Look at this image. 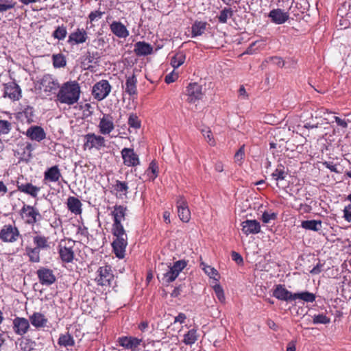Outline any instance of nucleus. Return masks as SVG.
Listing matches in <instances>:
<instances>
[{"label": "nucleus", "mask_w": 351, "mask_h": 351, "mask_svg": "<svg viewBox=\"0 0 351 351\" xmlns=\"http://www.w3.org/2000/svg\"><path fill=\"white\" fill-rule=\"evenodd\" d=\"M127 207L123 205H115L111 215L113 219L112 225V234L115 239L112 243L113 252L119 258H123L125 253V248L128 245V235L122 221L125 220Z\"/></svg>", "instance_id": "obj_1"}, {"label": "nucleus", "mask_w": 351, "mask_h": 351, "mask_svg": "<svg viewBox=\"0 0 351 351\" xmlns=\"http://www.w3.org/2000/svg\"><path fill=\"white\" fill-rule=\"evenodd\" d=\"M57 93V99L61 104L73 105L77 103L80 96V87L76 81L64 83Z\"/></svg>", "instance_id": "obj_2"}, {"label": "nucleus", "mask_w": 351, "mask_h": 351, "mask_svg": "<svg viewBox=\"0 0 351 351\" xmlns=\"http://www.w3.org/2000/svg\"><path fill=\"white\" fill-rule=\"evenodd\" d=\"M19 215L25 224L32 226H34L42 219V215L38 208L26 204H24L19 210Z\"/></svg>", "instance_id": "obj_3"}, {"label": "nucleus", "mask_w": 351, "mask_h": 351, "mask_svg": "<svg viewBox=\"0 0 351 351\" xmlns=\"http://www.w3.org/2000/svg\"><path fill=\"white\" fill-rule=\"evenodd\" d=\"M38 88L47 95L55 93L60 88L58 80L51 74H45L37 81Z\"/></svg>", "instance_id": "obj_4"}, {"label": "nucleus", "mask_w": 351, "mask_h": 351, "mask_svg": "<svg viewBox=\"0 0 351 351\" xmlns=\"http://www.w3.org/2000/svg\"><path fill=\"white\" fill-rule=\"evenodd\" d=\"M75 241L71 239L62 241L58 245V254L61 261L66 263H71L75 257Z\"/></svg>", "instance_id": "obj_5"}, {"label": "nucleus", "mask_w": 351, "mask_h": 351, "mask_svg": "<svg viewBox=\"0 0 351 351\" xmlns=\"http://www.w3.org/2000/svg\"><path fill=\"white\" fill-rule=\"evenodd\" d=\"M95 282L99 286L110 287L114 280V274L112 267L109 265L100 266L96 271Z\"/></svg>", "instance_id": "obj_6"}, {"label": "nucleus", "mask_w": 351, "mask_h": 351, "mask_svg": "<svg viewBox=\"0 0 351 351\" xmlns=\"http://www.w3.org/2000/svg\"><path fill=\"white\" fill-rule=\"evenodd\" d=\"M160 271L158 274L162 285L168 287L169 284L176 280V262L167 264H161Z\"/></svg>", "instance_id": "obj_7"}, {"label": "nucleus", "mask_w": 351, "mask_h": 351, "mask_svg": "<svg viewBox=\"0 0 351 351\" xmlns=\"http://www.w3.org/2000/svg\"><path fill=\"white\" fill-rule=\"evenodd\" d=\"M105 138L101 135H96L95 133H88L84 136V150H91L95 149L99 150L106 146Z\"/></svg>", "instance_id": "obj_8"}, {"label": "nucleus", "mask_w": 351, "mask_h": 351, "mask_svg": "<svg viewBox=\"0 0 351 351\" xmlns=\"http://www.w3.org/2000/svg\"><path fill=\"white\" fill-rule=\"evenodd\" d=\"M20 237L19 230L14 225L5 224L0 230V240L4 243H14Z\"/></svg>", "instance_id": "obj_9"}, {"label": "nucleus", "mask_w": 351, "mask_h": 351, "mask_svg": "<svg viewBox=\"0 0 351 351\" xmlns=\"http://www.w3.org/2000/svg\"><path fill=\"white\" fill-rule=\"evenodd\" d=\"M112 86L106 80H101L95 83L92 88V95L97 101L106 98L111 92Z\"/></svg>", "instance_id": "obj_10"}, {"label": "nucleus", "mask_w": 351, "mask_h": 351, "mask_svg": "<svg viewBox=\"0 0 351 351\" xmlns=\"http://www.w3.org/2000/svg\"><path fill=\"white\" fill-rule=\"evenodd\" d=\"M36 275L39 282L42 285L50 286L56 280V278L53 270L48 267H40L36 271Z\"/></svg>", "instance_id": "obj_11"}, {"label": "nucleus", "mask_w": 351, "mask_h": 351, "mask_svg": "<svg viewBox=\"0 0 351 351\" xmlns=\"http://www.w3.org/2000/svg\"><path fill=\"white\" fill-rule=\"evenodd\" d=\"M88 38V33L84 28L77 27L69 35L67 43L71 46L83 44Z\"/></svg>", "instance_id": "obj_12"}, {"label": "nucleus", "mask_w": 351, "mask_h": 351, "mask_svg": "<svg viewBox=\"0 0 351 351\" xmlns=\"http://www.w3.org/2000/svg\"><path fill=\"white\" fill-rule=\"evenodd\" d=\"M124 165L136 167L140 165L139 157L132 148H123L121 152Z\"/></svg>", "instance_id": "obj_13"}, {"label": "nucleus", "mask_w": 351, "mask_h": 351, "mask_svg": "<svg viewBox=\"0 0 351 351\" xmlns=\"http://www.w3.org/2000/svg\"><path fill=\"white\" fill-rule=\"evenodd\" d=\"M29 319L21 317H16L13 319L12 329L16 335L23 337L29 331Z\"/></svg>", "instance_id": "obj_14"}, {"label": "nucleus", "mask_w": 351, "mask_h": 351, "mask_svg": "<svg viewBox=\"0 0 351 351\" xmlns=\"http://www.w3.org/2000/svg\"><path fill=\"white\" fill-rule=\"evenodd\" d=\"M3 97H8L12 101H18L21 97V89L14 82L4 84Z\"/></svg>", "instance_id": "obj_15"}, {"label": "nucleus", "mask_w": 351, "mask_h": 351, "mask_svg": "<svg viewBox=\"0 0 351 351\" xmlns=\"http://www.w3.org/2000/svg\"><path fill=\"white\" fill-rule=\"evenodd\" d=\"M137 84V77L134 73L132 75H125V83L123 88L124 92L133 99L138 95Z\"/></svg>", "instance_id": "obj_16"}, {"label": "nucleus", "mask_w": 351, "mask_h": 351, "mask_svg": "<svg viewBox=\"0 0 351 351\" xmlns=\"http://www.w3.org/2000/svg\"><path fill=\"white\" fill-rule=\"evenodd\" d=\"M98 128L101 134H109L114 129L113 117L110 114H104L99 119Z\"/></svg>", "instance_id": "obj_17"}, {"label": "nucleus", "mask_w": 351, "mask_h": 351, "mask_svg": "<svg viewBox=\"0 0 351 351\" xmlns=\"http://www.w3.org/2000/svg\"><path fill=\"white\" fill-rule=\"evenodd\" d=\"M186 100L190 103H195L202 98L203 93L202 86L197 83H191L186 90Z\"/></svg>", "instance_id": "obj_18"}, {"label": "nucleus", "mask_w": 351, "mask_h": 351, "mask_svg": "<svg viewBox=\"0 0 351 351\" xmlns=\"http://www.w3.org/2000/svg\"><path fill=\"white\" fill-rule=\"evenodd\" d=\"M177 214L184 223H188L191 219V211L188 203L182 197L177 199Z\"/></svg>", "instance_id": "obj_19"}, {"label": "nucleus", "mask_w": 351, "mask_h": 351, "mask_svg": "<svg viewBox=\"0 0 351 351\" xmlns=\"http://www.w3.org/2000/svg\"><path fill=\"white\" fill-rule=\"evenodd\" d=\"M34 149V146L31 143L25 142L18 145L16 153L21 160L27 162L32 158V152Z\"/></svg>", "instance_id": "obj_20"}, {"label": "nucleus", "mask_w": 351, "mask_h": 351, "mask_svg": "<svg viewBox=\"0 0 351 351\" xmlns=\"http://www.w3.org/2000/svg\"><path fill=\"white\" fill-rule=\"evenodd\" d=\"M117 342L119 346L134 351L141 344L142 339L132 336H123L118 338Z\"/></svg>", "instance_id": "obj_21"}, {"label": "nucleus", "mask_w": 351, "mask_h": 351, "mask_svg": "<svg viewBox=\"0 0 351 351\" xmlns=\"http://www.w3.org/2000/svg\"><path fill=\"white\" fill-rule=\"evenodd\" d=\"M25 134L28 138L37 142H40L46 138V133L44 129L38 125L30 126Z\"/></svg>", "instance_id": "obj_22"}, {"label": "nucleus", "mask_w": 351, "mask_h": 351, "mask_svg": "<svg viewBox=\"0 0 351 351\" xmlns=\"http://www.w3.org/2000/svg\"><path fill=\"white\" fill-rule=\"evenodd\" d=\"M243 232L245 235L256 234L261 232V224L255 219H246L241 224Z\"/></svg>", "instance_id": "obj_23"}, {"label": "nucleus", "mask_w": 351, "mask_h": 351, "mask_svg": "<svg viewBox=\"0 0 351 351\" xmlns=\"http://www.w3.org/2000/svg\"><path fill=\"white\" fill-rule=\"evenodd\" d=\"M29 322L37 329L47 327L49 323L47 317L40 312H34L29 317Z\"/></svg>", "instance_id": "obj_24"}, {"label": "nucleus", "mask_w": 351, "mask_h": 351, "mask_svg": "<svg viewBox=\"0 0 351 351\" xmlns=\"http://www.w3.org/2000/svg\"><path fill=\"white\" fill-rule=\"evenodd\" d=\"M60 178H62L60 169L58 165H54L47 169L44 172L43 181L45 184L47 182H57Z\"/></svg>", "instance_id": "obj_25"}, {"label": "nucleus", "mask_w": 351, "mask_h": 351, "mask_svg": "<svg viewBox=\"0 0 351 351\" xmlns=\"http://www.w3.org/2000/svg\"><path fill=\"white\" fill-rule=\"evenodd\" d=\"M111 32L119 38H125L129 35L126 26L120 21H114L110 25Z\"/></svg>", "instance_id": "obj_26"}, {"label": "nucleus", "mask_w": 351, "mask_h": 351, "mask_svg": "<svg viewBox=\"0 0 351 351\" xmlns=\"http://www.w3.org/2000/svg\"><path fill=\"white\" fill-rule=\"evenodd\" d=\"M273 295L277 299L282 301H292L294 300V293H292L282 285L276 286L273 292Z\"/></svg>", "instance_id": "obj_27"}, {"label": "nucleus", "mask_w": 351, "mask_h": 351, "mask_svg": "<svg viewBox=\"0 0 351 351\" xmlns=\"http://www.w3.org/2000/svg\"><path fill=\"white\" fill-rule=\"evenodd\" d=\"M17 189L21 193L29 195L34 198H36L40 191L39 186L33 185L31 182L21 183L17 182Z\"/></svg>", "instance_id": "obj_28"}, {"label": "nucleus", "mask_w": 351, "mask_h": 351, "mask_svg": "<svg viewBox=\"0 0 351 351\" xmlns=\"http://www.w3.org/2000/svg\"><path fill=\"white\" fill-rule=\"evenodd\" d=\"M269 17L276 24H283L289 19V14L281 9L277 8L270 11Z\"/></svg>", "instance_id": "obj_29"}, {"label": "nucleus", "mask_w": 351, "mask_h": 351, "mask_svg": "<svg viewBox=\"0 0 351 351\" xmlns=\"http://www.w3.org/2000/svg\"><path fill=\"white\" fill-rule=\"evenodd\" d=\"M134 52L137 56H144L153 52V47L144 41H138L135 43Z\"/></svg>", "instance_id": "obj_30"}, {"label": "nucleus", "mask_w": 351, "mask_h": 351, "mask_svg": "<svg viewBox=\"0 0 351 351\" xmlns=\"http://www.w3.org/2000/svg\"><path fill=\"white\" fill-rule=\"evenodd\" d=\"M33 243L35 247L41 250H47L50 248V242L49 237L40 234L36 233L33 237Z\"/></svg>", "instance_id": "obj_31"}, {"label": "nucleus", "mask_w": 351, "mask_h": 351, "mask_svg": "<svg viewBox=\"0 0 351 351\" xmlns=\"http://www.w3.org/2000/svg\"><path fill=\"white\" fill-rule=\"evenodd\" d=\"M66 205L68 210L75 215H80L82 212V204L80 200L75 197H69Z\"/></svg>", "instance_id": "obj_32"}, {"label": "nucleus", "mask_w": 351, "mask_h": 351, "mask_svg": "<svg viewBox=\"0 0 351 351\" xmlns=\"http://www.w3.org/2000/svg\"><path fill=\"white\" fill-rule=\"evenodd\" d=\"M25 255L28 257L29 261L34 263H37L40 261V252L41 250L36 247L27 245L25 247Z\"/></svg>", "instance_id": "obj_33"}, {"label": "nucleus", "mask_w": 351, "mask_h": 351, "mask_svg": "<svg viewBox=\"0 0 351 351\" xmlns=\"http://www.w3.org/2000/svg\"><path fill=\"white\" fill-rule=\"evenodd\" d=\"M112 189L116 191L117 197H121L122 195H126L128 192L129 187L126 182H122L117 180L114 184L112 185Z\"/></svg>", "instance_id": "obj_34"}, {"label": "nucleus", "mask_w": 351, "mask_h": 351, "mask_svg": "<svg viewBox=\"0 0 351 351\" xmlns=\"http://www.w3.org/2000/svg\"><path fill=\"white\" fill-rule=\"evenodd\" d=\"M301 226H302V228H303L306 230H313V231L317 232V231L320 230V229L322 228V221L315 220V219L302 221V223H301Z\"/></svg>", "instance_id": "obj_35"}, {"label": "nucleus", "mask_w": 351, "mask_h": 351, "mask_svg": "<svg viewBox=\"0 0 351 351\" xmlns=\"http://www.w3.org/2000/svg\"><path fill=\"white\" fill-rule=\"evenodd\" d=\"M58 343L60 346L68 347L73 346L75 345V341L73 337L69 332L66 334H61L58 340Z\"/></svg>", "instance_id": "obj_36"}, {"label": "nucleus", "mask_w": 351, "mask_h": 351, "mask_svg": "<svg viewBox=\"0 0 351 351\" xmlns=\"http://www.w3.org/2000/svg\"><path fill=\"white\" fill-rule=\"evenodd\" d=\"M207 26L206 22L196 21L192 26V35L193 36H197L202 35L206 31Z\"/></svg>", "instance_id": "obj_37"}, {"label": "nucleus", "mask_w": 351, "mask_h": 351, "mask_svg": "<svg viewBox=\"0 0 351 351\" xmlns=\"http://www.w3.org/2000/svg\"><path fill=\"white\" fill-rule=\"evenodd\" d=\"M66 35L67 29L64 24L58 26L52 33L53 38L58 40H64L66 37Z\"/></svg>", "instance_id": "obj_38"}, {"label": "nucleus", "mask_w": 351, "mask_h": 351, "mask_svg": "<svg viewBox=\"0 0 351 351\" xmlns=\"http://www.w3.org/2000/svg\"><path fill=\"white\" fill-rule=\"evenodd\" d=\"M285 169L283 165H278L276 170L271 173L272 178L277 182L285 180L287 175Z\"/></svg>", "instance_id": "obj_39"}, {"label": "nucleus", "mask_w": 351, "mask_h": 351, "mask_svg": "<svg viewBox=\"0 0 351 351\" xmlns=\"http://www.w3.org/2000/svg\"><path fill=\"white\" fill-rule=\"evenodd\" d=\"M104 14V12L99 10H94L90 12L88 16V21L91 24V27H95L96 23H97Z\"/></svg>", "instance_id": "obj_40"}, {"label": "nucleus", "mask_w": 351, "mask_h": 351, "mask_svg": "<svg viewBox=\"0 0 351 351\" xmlns=\"http://www.w3.org/2000/svg\"><path fill=\"white\" fill-rule=\"evenodd\" d=\"M296 299H300L306 302H313L315 300V295L308 291H304L294 293V300Z\"/></svg>", "instance_id": "obj_41"}, {"label": "nucleus", "mask_w": 351, "mask_h": 351, "mask_svg": "<svg viewBox=\"0 0 351 351\" xmlns=\"http://www.w3.org/2000/svg\"><path fill=\"white\" fill-rule=\"evenodd\" d=\"M53 65L55 68H61L66 66L65 57L62 53L53 54L52 56Z\"/></svg>", "instance_id": "obj_42"}, {"label": "nucleus", "mask_w": 351, "mask_h": 351, "mask_svg": "<svg viewBox=\"0 0 351 351\" xmlns=\"http://www.w3.org/2000/svg\"><path fill=\"white\" fill-rule=\"evenodd\" d=\"M128 124L130 128L138 130L141 127V121L136 114L132 113L129 115Z\"/></svg>", "instance_id": "obj_43"}, {"label": "nucleus", "mask_w": 351, "mask_h": 351, "mask_svg": "<svg viewBox=\"0 0 351 351\" xmlns=\"http://www.w3.org/2000/svg\"><path fill=\"white\" fill-rule=\"evenodd\" d=\"M147 176L152 180H155L158 174V166L157 163L153 160L150 162L148 169L146 171Z\"/></svg>", "instance_id": "obj_44"}, {"label": "nucleus", "mask_w": 351, "mask_h": 351, "mask_svg": "<svg viewBox=\"0 0 351 351\" xmlns=\"http://www.w3.org/2000/svg\"><path fill=\"white\" fill-rule=\"evenodd\" d=\"M233 15V11L230 8H225L218 16V20L221 23H226L228 19L231 18Z\"/></svg>", "instance_id": "obj_45"}, {"label": "nucleus", "mask_w": 351, "mask_h": 351, "mask_svg": "<svg viewBox=\"0 0 351 351\" xmlns=\"http://www.w3.org/2000/svg\"><path fill=\"white\" fill-rule=\"evenodd\" d=\"M197 340L196 330L195 329L189 330L187 333L184 335V343L187 345L193 344Z\"/></svg>", "instance_id": "obj_46"}, {"label": "nucleus", "mask_w": 351, "mask_h": 351, "mask_svg": "<svg viewBox=\"0 0 351 351\" xmlns=\"http://www.w3.org/2000/svg\"><path fill=\"white\" fill-rule=\"evenodd\" d=\"M34 341L29 339L22 338L19 339V347L23 351H31L33 350Z\"/></svg>", "instance_id": "obj_47"}, {"label": "nucleus", "mask_w": 351, "mask_h": 351, "mask_svg": "<svg viewBox=\"0 0 351 351\" xmlns=\"http://www.w3.org/2000/svg\"><path fill=\"white\" fill-rule=\"evenodd\" d=\"M16 3L13 0H0V12H4L14 8Z\"/></svg>", "instance_id": "obj_48"}, {"label": "nucleus", "mask_w": 351, "mask_h": 351, "mask_svg": "<svg viewBox=\"0 0 351 351\" xmlns=\"http://www.w3.org/2000/svg\"><path fill=\"white\" fill-rule=\"evenodd\" d=\"M34 112L33 107L27 106L21 114L25 116L27 121L29 123L34 121Z\"/></svg>", "instance_id": "obj_49"}, {"label": "nucleus", "mask_w": 351, "mask_h": 351, "mask_svg": "<svg viewBox=\"0 0 351 351\" xmlns=\"http://www.w3.org/2000/svg\"><path fill=\"white\" fill-rule=\"evenodd\" d=\"M12 130V123L7 120H0V135L8 134Z\"/></svg>", "instance_id": "obj_50"}, {"label": "nucleus", "mask_w": 351, "mask_h": 351, "mask_svg": "<svg viewBox=\"0 0 351 351\" xmlns=\"http://www.w3.org/2000/svg\"><path fill=\"white\" fill-rule=\"evenodd\" d=\"M330 322V319L324 314L315 315L313 317L314 324H327Z\"/></svg>", "instance_id": "obj_51"}, {"label": "nucleus", "mask_w": 351, "mask_h": 351, "mask_svg": "<svg viewBox=\"0 0 351 351\" xmlns=\"http://www.w3.org/2000/svg\"><path fill=\"white\" fill-rule=\"evenodd\" d=\"M171 64L173 67V69L170 73L165 76V82L167 84H170L175 81L173 73L176 71V54L172 56L171 58Z\"/></svg>", "instance_id": "obj_52"}, {"label": "nucleus", "mask_w": 351, "mask_h": 351, "mask_svg": "<svg viewBox=\"0 0 351 351\" xmlns=\"http://www.w3.org/2000/svg\"><path fill=\"white\" fill-rule=\"evenodd\" d=\"M213 289L216 294L217 299L222 303L225 302V295L223 289L219 284H216L213 286Z\"/></svg>", "instance_id": "obj_53"}, {"label": "nucleus", "mask_w": 351, "mask_h": 351, "mask_svg": "<svg viewBox=\"0 0 351 351\" xmlns=\"http://www.w3.org/2000/svg\"><path fill=\"white\" fill-rule=\"evenodd\" d=\"M277 218V214L275 213H269L264 212L262 215V221L265 223H269L271 220H275Z\"/></svg>", "instance_id": "obj_54"}, {"label": "nucleus", "mask_w": 351, "mask_h": 351, "mask_svg": "<svg viewBox=\"0 0 351 351\" xmlns=\"http://www.w3.org/2000/svg\"><path fill=\"white\" fill-rule=\"evenodd\" d=\"M202 133L204 138H206V140L207 141V142L210 145H215V141L213 139V134L210 130H202Z\"/></svg>", "instance_id": "obj_55"}, {"label": "nucleus", "mask_w": 351, "mask_h": 351, "mask_svg": "<svg viewBox=\"0 0 351 351\" xmlns=\"http://www.w3.org/2000/svg\"><path fill=\"white\" fill-rule=\"evenodd\" d=\"M244 155H245V149H244V145H243L239 149V150L234 154L235 162L241 163L242 160L243 159Z\"/></svg>", "instance_id": "obj_56"}, {"label": "nucleus", "mask_w": 351, "mask_h": 351, "mask_svg": "<svg viewBox=\"0 0 351 351\" xmlns=\"http://www.w3.org/2000/svg\"><path fill=\"white\" fill-rule=\"evenodd\" d=\"M204 270L210 278H215V276H218V271L210 266H206L204 267Z\"/></svg>", "instance_id": "obj_57"}, {"label": "nucleus", "mask_w": 351, "mask_h": 351, "mask_svg": "<svg viewBox=\"0 0 351 351\" xmlns=\"http://www.w3.org/2000/svg\"><path fill=\"white\" fill-rule=\"evenodd\" d=\"M186 60V56L183 52H177V68L183 64Z\"/></svg>", "instance_id": "obj_58"}, {"label": "nucleus", "mask_w": 351, "mask_h": 351, "mask_svg": "<svg viewBox=\"0 0 351 351\" xmlns=\"http://www.w3.org/2000/svg\"><path fill=\"white\" fill-rule=\"evenodd\" d=\"M343 217L346 221L350 222L351 221V204L348 205L343 210Z\"/></svg>", "instance_id": "obj_59"}, {"label": "nucleus", "mask_w": 351, "mask_h": 351, "mask_svg": "<svg viewBox=\"0 0 351 351\" xmlns=\"http://www.w3.org/2000/svg\"><path fill=\"white\" fill-rule=\"evenodd\" d=\"M231 257H232V259L238 264H241V263H243V259L242 256L238 252L232 251L231 253Z\"/></svg>", "instance_id": "obj_60"}, {"label": "nucleus", "mask_w": 351, "mask_h": 351, "mask_svg": "<svg viewBox=\"0 0 351 351\" xmlns=\"http://www.w3.org/2000/svg\"><path fill=\"white\" fill-rule=\"evenodd\" d=\"M187 265V262L185 260H180L177 261V277L178 276L179 273L186 267Z\"/></svg>", "instance_id": "obj_61"}, {"label": "nucleus", "mask_w": 351, "mask_h": 351, "mask_svg": "<svg viewBox=\"0 0 351 351\" xmlns=\"http://www.w3.org/2000/svg\"><path fill=\"white\" fill-rule=\"evenodd\" d=\"M337 124L341 128H348V123L347 121L344 119H341L339 117H333Z\"/></svg>", "instance_id": "obj_62"}, {"label": "nucleus", "mask_w": 351, "mask_h": 351, "mask_svg": "<svg viewBox=\"0 0 351 351\" xmlns=\"http://www.w3.org/2000/svg\"><path fill=\"white\" fill-rule=\"evenodd\" d=\"M273 63L280 67L285 66V61L280 57H273L271 58Z\"/></svg>", "instance_id": "obj_63"}, {"label": "nucleus", "mask_w": 351, "mask_h": 351, "mask_svg": "<svg viewBox=\"0 0 351 351\" xmlns=\"http://www.w3.org/2000/svg\"><path fill=\"white\" fill-rule=\"evenodd\" d=\"M324 266V264H322L320 263H318L316 266H315L311 270V274H318L322 271V267Z\"/></svg>", "instance_id": "obj_64"}]
</instances>
